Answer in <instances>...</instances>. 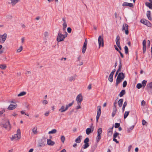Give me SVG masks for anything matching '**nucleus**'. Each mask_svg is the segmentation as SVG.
I'll return each instance as SVG.
<instances>
[{
  "label": "nucleus",
  "mask_w": 152,
  "mask_h": 152,
  "mask_svg": "<svg viewBox=\"0 0 152 152\" xmlns=\"http://www.w3.org/2000/svg\"><path fill=\"white\" fill-rule=\"evenodd\" d=\"M48 103V102L46 100H44L42 102V104H46Z\"/></svg>",
  "instance_id": "obj_57"
},
{
  "label": "nucleus",
  "mask_w": 152,
  "mask_h": 152,
  "mask_svg": "<svg viewBox=\"0 0 152 152\" xmlns=\"http://www.w3.org/2000/svg\"><path fill=\"white\" fill-rule=\"evenodd\" d=\"M125 94V91L124 90H122L120 92L119 96L120 97L122 96Z\"/></svg>",
  "instance_id": "obj_30"
},
{
  "label": "nucleus",
  "mask_w": 152,
  "mask_h": 152,
  "mask_svg": "<svg viewBox=\"0 0 152 152\" xmlns=\"http://www.w3.org/2000/svg\"><path fill=\"white\" fill-rule=\"evenodd\" d=\"M93 129L92 131L91 130V129L90 128H87L86 130V133L87 134H89L91 132L93 131Z\"/></svg>",
  "instance_id": "obj_27"
},
{
  "label": "nucleus",
  "mask_w": 152,
  "mask_h": 152,
  "mask_svg": "<svg viewBox=\"0 0 152 152\" xmlns=\"http://www.w3.org/2000/svg\"><path fill=\"white\" fill-rule=\"evenodd\" d=\"M128 25L126 23L124 24L123 25L122 27V31H125V33L126 34L128 35L129 33V31H128Z\"/></svg>",
  "instance_id": "obj_9"
},
{
  "label": "nucleus",
  "mask_w": 152,
  "mask_h": 152,
  "mask_svg": "<svg viewBox=\"0 0 152 152\" xmlns=\"http://www.w3.org/2000/svg\"><path fill=\"white\" fill-rule=\"evenodd\" d=\"M63 30H65L66 29V28L67 27V24L66 23H63Z\"/></svg>",
  "instance_id": "obj_44"
},
{
  "label": "nucleus",
  "mask_w": 152,
  "mask_h": 152,
  "mask_svg": "<svg viewBox=\"0 0 152 152\" xmlns=\"http://www.w3.org/2000/svg\"><path fill=\"white\" fill-rule=\"evenodd\" d=\"M118 134H119V133L117 132H115L114 134L113 135V138H116V137H117L118 136Z\"/></svg>",
  "instance_id": "obj_45"
},
{
  "label": "nucleus",
  "mask_w": 152,
  "mask_h": 152,
  "mask_svg": "<svg viewBox=\"0 0 152 152\" xmlns=\"http://www.w3.org/2000/svg\"><path fill=\"white\" fill-rule=\"evenodd\" d=\"M6 67V66L5 64L0 65V68L2 69H4Z\"/></svg>",
  "instance_id": "obj_36"
},
{
  "label": "nucleus",
  "mask_w": 152,
  "mask_h": 152,
  "mask_svg": "<svg viewBox=\"0 0 152 152\" xmlns=\"http://www.w3.org/2000/svg\"><path fill=\"white\" fill-rule=\"evenodd\" d=\"M134 128V126H132L131 127H130V128H129L128 129L127 132H130L131 130H132Z\"/></svg>",
  "instance_id": "obj_41"
},
{
  "label": "nucleus",
  "mask_w": 152,
  "mask_h": 152,
  "mask_svg": "<svg viewBox=\"0 0 152 152\" xmlns=\"http://www.w3.org/2000/svg\"><path fill=\"white\" fill-rule=\"evenodd\" d=\"M67 110V107L66 106L65 107L64 105H62L61 107L59 110V111L61 113H63L65 112Z\"/></svg>",
  "instance_id": "obj_13"
},
{
  "label": "nucleus",
  "mask_w": 152,
  "mask_h": 152,
  "mask_svg": "<svg viewBox=\"0 0 152 152\" xmlns=\"http://www.w3.org/2000/svg\"><path fill=\"white\" fill-rule=\"evenodd\" d=\"M152 88V82L150 83L147 84L146 86V89L148 90Z\"/></svg>",
  "instance_id": "obj_21"
},
{
  "label": "nucleus",
  "mask_w": 152,
  "mask_h": 152,
  "mask_svg": "<svg viewBox=\"0 0 152 152\" xmlns=\"http://www.w3.org/2000/svg\"><path fill=\"white\" fill-rule=\"evenodd\" d=\"M67 34L66 32L65 35H63L62 34L61 32H59L57 39L58 42H60L64 41V39L67 37Z\"/></svg>",
  "instance_id": "obj_3"
},
{
  "label": "nucleus",
  "mask_w": 152,
  "mask_h": 152,
  "mask_svg": "<svg viewBox=\"0 0 152 152\" xmlns=\"http://www.w3.org/2000/svg\"><path fill=\"white\" fill-rule=\"evenodd\" d=\"M122 68L121 60V59L119 60V64L118 66V68L117 70L118 72L121 71Z\"/></svg>",
  "instance_id": "obj_26"
},
{
  "label": "nucleus",
  "mask_w": 152,
  "mask_h": 152,
  "mask_svg": "<svg viewBox=\"0 0 152 152\" xmlns=\"http://www.w3.org/2000/svg\"><path fill=\"white\" fill-rule=\"evenodd\" d=\"M85 144L83 145V146L82 147V148L83 149H86L89 146V144L88 143H85Z\"/></svg>",
  "instance_id": "obj_37"
},
{
  "label": "nucleus",
  "mask_w": 152,
  "mask_h": 152,
  "mask_svg": "<svg viewBox=\"0 0 152 152\" xmlns=\"http://www.w3.org/2000/svg\"><path fill=\"white\" fill-rule=\"evenodd\" d=\"M117 109H115V108H113V111L112 114V117H114L116 114L117 112Z\"/></svg>",
  "instance_id": "obj_29"
},
{
  "label": "nucleus",
  "mask_w": 152,
  "mask_h": 152,
  "mask_svg": "<svg viewBox=\"0 0 152 152\" xmlns=\"http://www.w3.org/2000/svg\"><path fill=\"white\" fill-rule=\"evenodd\" d=\"M145 5L150 9L151 10L152 9V4L148 2H146L145 3Z\"/></svg>",
  "instance_id": "obj_20"
},
{
  "label": "nucleus",
  "mask_w": 152,
  "mask_h": 152,
  "mask_svg": "<svg viewBox=\"0 0 152 152\" xmlns=\"http://www.w3.org/2000/svg\"><path fill=\"white\" fill-rule=\"evenodd\" d=\"M76 77V75H75L74 76H70L69 77V80L70 82H72V81H74Z\"/></svg>",
  "instance_id": "obj_25"
},
{
  "label": "nucleus",
  "mask_w": 152,
  "mask_h": 152,
  "mask_svg": "<svg viewBox=\"0 0 152 152\" xmlns=\"http://www.w3.org/2000/svg\"><path fill=\"white\" fill-rule=\"evenodd\" d=\"M146 123V122L144 120H143L142 121V124L143 125H145Z\"/></svg>",
  "instance_id": "obj_58"
},
{
  "label": "nucleus",
  "mask_w": 152,
  "mask_h": 152,
  "mask_svg": "<svg viewBox=\"0 0 152 152\" xmlns=\"http://www.w3.org/2000/svg\"><path fill=\"white\" fill-rule=\"evenodd\" d=\"M81 103H80V102L77 103L78 105L77 106L76 108L77 109H78L80 108L81 107L80 105H81Z\"/></svg>",
  "instance_id": "obj_54"
},
{
  "label": "nucleus",
  "mask_w": 152,
  "mask_h": 152,
  "mask_svg": "<svg viewBox=\"0 0 152 152\" xmlns=\"http://www.w3.org/2000/svg\"><path fill=\"white\" fill-rule=\"evenodd\" d=\"M120 126V124L116 123L115 125V127L116 128L119 127Z\"/></svg>",
  "instance_id": "obj_52"
},
{
  "label": "nucleus",
  "mask_w": 152,
  "mask_h": 152,
  "mask_svg": "<svg viewBox=\"0 0 152 152\" xmlns=\"http://www.w3.org/2000/svg\"><path fill=\"white\" fill-rule=\"evenodd\" d=\"M44 36L45 37H47L49 35V33L47 31H45L44 33Z\"/></svg>",
  "instance_id": "obj_50"
},
{
  "label": "nucleus",
  "mask_w": 152,
  "mask_h": 152,
  "mask_svg": "<svg viewBox=\"0 0 152 152\" xmlns=\"http://www.w3.org/2000/svg\"><path fill=\"white\" fill-rule=\"evenodd\" d=\"M49 113H50L49 111L46 112L45 114V116H48L49 115Z\"/></svg>",
  "instance_id": "obj_59"
},
{
  "label": "nucleus",
  "mask_w": 152,
  "mask_h": 152,
  "mask_svg": "<svg viewBox=\"0 0 152 152\" xmlns=\"http://www.w3.org/2000/svg\"><path fill=\"white\" fill-rule=\"evenodd\" d=\"M76 100L77 102V103H81L83 100V97L81 94H79L77 95L76 98Z\"/></svg>",
  "instance_id": "obj_11"
},
{
  "label": "nucleus",
  "mask_w": 152,
  "mask_h": 152,
  "mask_svg": "<svg viewBox=\"0 0 152 152\" xmlns=\"http://www.w3.org/2000/svg\"><path fill=\"white\" fill-rule=\"evenodd\" d=\"M132 147V146L131 145H129L128 147V151L129 152Z\"/></svg>",
  "instance_id": "obj_62"
},
{
  "label": "nucleus",
  "mask_w": 152,
  "mask_h": 152,
  "mask_svg": "<svg viewBox=\"0 0 152 152\" xmlns=\"http://www.w3.org/2000/svg\"><path fill=\"white\" fill-rule=\"evenodd\" d=\"M5 19L7 20L11 19L12 18V16L10 14H8L5 15Z\"/></svg>",
  "instance_id": "obj_23"
},
{
  "label": "nucleus",
  "mask_w": 152,
  "mask_h": 152,
  "mask_svg": "<svg viewBox=\"0 0 152 152\" xmlns=\"http://www.w3.org/2000/svg\"><path fill=\"white\" fill-rule=\"evenodd\" d=\"M113 141L115 142H116V143H119V142L118 141H117V139H115V138H113Z\"/></svg>",
  "instance_id": "obj_60"
},
{
  "label": "nucleus",
  "mask_w": 152,
  "mask_h": 152,
  "mask_svg": "<svg viewBox=\"0 0 152 152\" xmlns=\"http://www.w3.org/2000/svg\"><path fill=\"white\" fill-rule=\"evenodd\" d=\"M0 126L7 130H10L11 126L10 122L8 120H3L0 123Z\"/></svg>",
  "instance_id": "obj_1"
},
{
  "label": "nucleus",
  "mask_w": 152,
  "mask_h": 152,
  "mask_svg": "<svg viewBox=\"0 0 152 152\" xmlns=\"http://www.w3.org/2000/svg\"><path fill=\"white\" fill-rule=\"evenodd\" d=\"M67 31L69 33H70L71 32L72 29L70 27H68L67 28Z\"/></svg>",
  "instance_id": "obj_55"
},
{
  "label": "nucleus",
  "mask_w": 152,
  "mask_h": 152,
  "mask_svg": "<svg viewBox=\"0 0 152 152\" xmlns=\"http://www.w3.org/2000/svg\"><path fill=\"white\" fill-rule=\"evenodd\" d=\"M125 53L127 54L128 53V49L126 46H125L124 47Z\"/></svg>",
  "instance_id": "obj_40"
},
{
  "label": "nucleus",
  "mask_w": 152,
  "mask_h": 152,
  "mask_svg": "<svg viewBox=\"0 0 152 152\" xmlns=\"http://www.w3.org/2000/svg\"><path fill=\"white\" fill-rule=\"evenodd\" d=\"M147 81L145 80H143L142 82V86L144 88L145 87Z\"/></svg>",
  "instance_id": "obj_38"
},
{
  "label": "nucleus",
  "mask_w": 152,
  "mask_h": 152,
  "mask_svg": "<svg viewBox=\"0 0 152 152\" xmlns=\"http://www.w3.org/2000/svg\"><path fill=\"white\" fill-rule=\"evenodd\" d=\"M81 57L80 56H79L77 58V61H80L81 59Z\"/></svg>",
  "instance_id": "obj_63"
},
{
  "label": "nucleus",
  "mask_w": 152,
  "mask_h": 152,
  "mask_svg": "<svg viewBox=\"0 0 152 152\" xmlns=\"http://www.w3.org/2000/svg\"><path fill=\"white\" fill-rule=\"evenodd\" d=\"M140 22L144 24H145L148 27H151V23L145 19H142L140 20Z\"/></svg>",
  "instance_id": "obj_8"
},
{
  "label": "nucleus",
  "mask_w": 152,
  "mask_h": 152,
  "mask_svg": "<svg viewBox=\"0 0 152 152\" xmlns=\"http://www.w3.org/2000/svg\"><path fill=\"white\" fill-rule=\"evenodd\" d=\"M122 5L124 7L128 6L131 7H133L134 6V5L133 4L127 2L124 3L122 4Z\"/></svg>",
  "instance_id": "obj_14"
},
{
  "label": "nucleus",
  "mask_w": 152,
  "mask_h": 152,
  "mask_svg": "<svg viewBox=\"0 0 152 152\" xmlns=\"http://www.w3.org/2000/svg\"><path fill=\"white\" fill-rule=\"evenodd\" d=\"M127 105V103L126 101L124 102L122 107V111L124 112L125 110V107Z\"/></svg>",
  "instance_id": "obj_34"
},
{
  "label": "nucleus",
  "mask_w": 152,
  "mask_h": 152,
  "mask_svg": "<svg viewBox=\"0 0 152 152\" xmlns=\"http://www.w3.org/2000/svg\"><path fill=\"white\" fill-rule=\"evenodd\" d=\"M151 11H147L146 15L148 19L150 20H152V18L151 16Z\"/></svg>",
  "instance_id": "obj_18"
},
{
  "label": "nucleus",
  "mask_w": 152,
  "mask_h": 152,
  "mask_svg": "<svg viewBox=\"0 0 152 152\" xmlns=\"http://www.w3.org/2000/svg\"><path fill=\"white\" fill-rule=\"evenodd\" d=\"M89 141V138L88 137L86 138L84 140V142L85 143H88V142Z\"/></svg>",
  "instance_id": "obj_46"
},
{
  "label": "nucleus",
  "mask_w": 152,
  "mask_h": 152,
  "mask_svg": "<svg viewBox=\"0 0 152 152\" xmlns=\"http://www.w3.org/2000/svg\"><path fill=\"white\" fill-rule=\"evenodd\" d=\"M82 136L81 135L79 136L76 139L75 141L77 143H80L81 140V138Z\"/></svg>",
  "instance_id": "obj_22"
},
{
  "label": "nucleus",
  "mask_w": 152,
  "mask_h": 152,
  "mask_svg": "<svg viewBox=\"0 0 152 152\" xmlns=\"http://www.w3.org/2000/svg\"><path fill=\"white\" fill-rule=\"evenodd\" d=\"M119 40L120 37L119 35H117L115 39V42L117 45L120 44V42L119 41Z\"/></svg>",
  "instance_id": "obj_24"
},
{
  "label": "nucleus",
  "mask_w": 152,
  "mask_h": 152,
  "mask_svg": "<svg viewBox=\"0 0 152 152\" xmlns=\"http://www.w3.org/2000/svg\"><path fill=\"white\" fill-rule=\"evenodd\" d=\"M101 114H99V113L97 114V115L96 117V121L97 122H98V119L100 117Z\"/></svg>",
  "instance_id": "obj_53"
},
{
  "label": "nucleus",
  "mask_w": 152,
  "mask_h": 152,
  "mask_svg": "<svg viewBox=\"0 0 152 152\" xmlns=\"http://www.w3.org/2000/svg\"><path fill=\"white\" fill-rule=\"evenodd\" d=\"M37 127H34L32 129V133H33L34 134H36L37 133Z\"/></svg>",
  "instance_id": "obj_28"
},
{
  "label": "nucleus",
  "mask_w": 152,
  "mask_h": 152,
  "mask_svg": "<svg viewBox=\"0 0 152 152\" xmlns=\"http://www.w3.org/2000/svg\"><path fill=\"white\" fill-rule=\"evenodd\" d=\"M26 94L25 91H23L20 93L18 95V96H21L25 95Z\"/></svg>",
  "instance_id": "obj_33"
},
{
  "label": "nucleus",
  "mask_w": 152,
  "mask_h": 152,
  "mask_svg": "<svg viewBox=\"0 0 152 152\" xmlns=\"http://www.w3.org/2000/svg\"><path fill=\"white\" fill-rule=\"evenodd\" d=\"M143 53H145L146 50V41L145 40H143L142 42Z\"/></svg>",
  "instance_id": "obj_12"
},
{
  "label": "nucleus",
  "mask_w": 152,
  "mask_h": 152,
  "mask_svg": "<svg viewBox=\"0 0 152 152\" xmlns=\"http://www.w3.org/2000/svg\"><path fill=\"white\" fill-rule=\"evenodd\" d=\"M17 107L16 105L10 104L8 107L7 109L9 110H13L14 109Z\"/></svg>",
  "instance_id": "obj_17"
},
{
  "label": "nucleus",
  "mask_w": 152,
  "mask_h": 152,
  "mask_svg": "<svg viewBox=\"0 0 152 152\" xmlns=\"http://www.w3.org/2000/svg\"><path fill=\"white\" fill-rule=\"evenodd\" d=\"M47 140V144L49 145L53 146L55 144V142L53 141L50 139H48Z\"/></svg>",
  "instance_id": "obj_15"
},
{
  "label": "nucleus",
  "mask_w": 152,
  "mask_h": 152,
  "mask_svg": "<svg viewBox=\"0 0 152 152\" xmlns=\"http://www.w3.org/2000/svg\"><path fill=\"white\" fill-rule=\"evenodd\" d=\"M61 139L62 142L64 143L65 140V137L64 136H62L61 137Z\"/></svg>",
  "instance_id": "obj_49"
},
{
  "label": "nucleus",
  "mask_w": 152,
  "mask_h": 152,
  "mask_svg": "<svg viewBox=\"0 0 152 152\" xmlns=\"http://www.w3.org/2000/svg\"><path fill=\"white\" fill-rule=\"evenodd\" d=\"M86 48L84 47H83L82 50V53H84L86 51Z\"/></svg>",
  "instance_id": "obj_51"
},
{
  "label": "nucleus",
  "mask_w": 152,
  "mask_h": 152,
  "mask_svg": "<svg viewBox=\"0 0 152 152\" xmlns=\"http://www.w3.org/2000/svg\"><path fill=\"white\" fill-rule=\"evenodd\" d=\"M113 126L111 128H109L107 130V135L108 136H111L113 133Z\"/></svg>",
  "instance_id": "obj_16"
},
{
  "label": "nucleus",
  "mask_w": 152,
  "mask_h": 152,
  "mask_svg": "<svg viewBox=\"0 0 152 152\" xmlns=\"http://www.w3.org/2000/svg\"><path fill=\"white\" fill-rule=\"evenodd\" d=\"M142 86V85L140 83H138L136 86V87L138 89L140 88Z\"/></svg>",
  "instance_id": "obj_39"
},
{
  "label": "nucleus",
  "mask_w": 152,
  "mask_h": 152,
  "mask_svg": "<svg viewBox=\"0 0 152 152\" xmlns=\"http://www.w3.org/2000/svg\"><path fill=\"white\" fill-rule=\"evenodd\" d=\"M7 34H4L3 35L0 34V42L3 43L6 39L7 37Z\"/></svg>",
  "instance_id": "obj_7"
},
{
  "label": "nucleus",
  "mask_w": 152,
  "mask_h": 152,
  "mask_svg": "<svg viewBox=\"0 0 152 152\" xmlns=\"http://www.w3.org/2000/svg\"><path fill=\"white\" fill-rule=\"evenodd\" d=\"M57 132V130L56 129H52L51 131L48 132L49 134H54Z\"/></svg>",
  "instance_id": "obj_31"
},
{
  "label": "nucleus",
  "mask_w": 152,
  "mask_h": 152,
  "mask_svg": "<svg viewBox=\"0 0 152 152\" xmlns=\"http://www.w3.org/2000/svg\"><path fill=\"white\" fill-rule=\"evenodd\" d=\"M119 53H120V55L122 58H123L124 57V56L122 53L120 51H118Z\"/></svg>",
  "instance_id": "obj_61"
},
{
  "label": "nucleus",
  "mask_w": 152,
  "mask_h": 152,
  "mask_svg": "<svg viewBox=\"0 0 152 152\" xmlns=\"http://www.w3.org/2000/svg\"><path fill=\"white\" fill-rule=\"evenodd\" d=\"M123 100V99H121L118 101V104L119 107H121L122 106Z\"/></svg>",
  "instance_id": "obj_19"
},
{
  "label": "nucleus",
  "mask_w": 152,
  "mask_h": 152,
  "mask_svg": "<svg viewBox=\"0 0 152 152\" xmlns=\"http://www.w3.org/2000/svg\"><path fill=\"white\" fill-rule=\"evenodd\" d=\"M102 132V129L101 128H99L97 130V135L96 137V142H97L99 141L101 138Z\"/></svg>",
  "instance_id": "obj_5"
},
{
  "label": "nucleus",
  "mask_w": 152,
  "mask_h": 152,
  "mask_svg": "<svg viewBox=\"0 0 152 152\" xmlns=\"http://www.w3.org/2000/svg\"><path fill=\"white\" fill-rule=\"evenodd\" d=\"M73 103H74V101H73L71 103H69L68 104V105H66V107H67V109H68L69 107L71 106L72 104H73Z\"/></svg>",
  "instance_id": "obj_42"
},
{
  "label": "nucleus",
  "mask_w": 152,
  "mask_h": 152,
  "mask_svg": "<svg viewBox=\"0 0 152 152\" xmlns=\"http://www.w3.org/2000/svg\"><path fill=\"white\" fill-rule=\"evenodd\" d=\"M113 76H111L110 75H109V77L108 78V80L109 81L111 82L113 81Z\"/></svg>",
  "instance_id": "obj_43"
},
{
  "label": "nucleus",
  "mask_w": 152,
  "mask_h": 152,
  "mask_svg": "<svg viewBox=\"0 0 152 152\" xmlns=\"http://www.w3.org/2000/svg\"><path fill=\"white\" fill-rule=\"evenodd\" d=\"M127 85V82L126 80H125L124 81L123 83V87L124 88L126 87Z\"/></svg>",
  "instance_id": "obj_48"
},
{
  "label": "nucleus",
  "mask_w": 152,
  "mask_h": 152,
  "mask_svg": "<svg viewBox=\"0 0 152 152\" xmlns=\"http://www.w3.org/2000/svg\"><path fill=\"white\" fill-rule=\"evenodd\" d=\"M129 111H126L124 115V118L125 119L128 115L129 113Z\"/></svg>",
  "instance_id": "obj_35"
},
{
  "label": "nucleus",
  "mask_w": 152,
  "mask_h": 152,
  "mask_svg": "<svg viewBox=\"0 0 152 152\" xmlns=\"http://www.w3.org/2000/svg\"><path fill=\"white\" fill-rule=\"evenodd\" d=\"M98 41L99 44V48H100V46L103 47L104 45L103 37L101 36H99Z\"/></svg>",
  "instance_id": "obj_6"
},
{
  "label": "nucleus",
  "mask_w": 152,
  "mask_h": 152,
  "mask_svg": "<svg viewBox=\"0 0 152 152\" xmlns=\"http://www.w3.org/2000/svg\"><path fill=\"white\" fill-rule=\"evenodd\" d=\"M20 129H18L17 131V133L12 135L11 140H13L14 139L18 140L20 138Z\"/></svg>",
  "instance_id": "obj_4"
},
{
  "label": "nucleus",
  "mask_w": 152,
  "mask_h": 152,
  "mask_svg": "<svg viewBox=\"0 0 152 152\" xmlns=\"http://www.w3.org/2000/svg\"><path fill=\"white\" fill-rule=\"evenodd\" d=\"M146 104L144 100H142L141 102V105L145 106Z\"/></svg>",
  "instance_id": "obj_56"
},
{
  "label": "nucleus",
  "mask_w": 152,
  "mask_h": 152,
  "mask_svg": "<svg viewBox=\"0 0 152 152\" xmlns=\"http://www.w3.org/2000/svg\"><path fill=\"white\" fill-rule=\"evenodd\" d=\"M23 49V47L22 46H21L19 49L17 50V52L18 53L20 52Z\"/></svg>",
  "instance_id": "obj_47"
},
{
  "label": "nucleus",
  "mask_w": 152,
  "mask_h": 152,
  "mask_svg": "<svg viewBox=\"0 0 152 152\" xmlns=\"http://www.w3.org/2000/svg\"><path fill=\"white\" fill-rule=\"evenodd\" d=\"M114 47L115 49L117 50V51H119V50L118 49V48L117 47L116 45H114Z\"/></svg>",
  "instance_id": "obj_64"
},
{
  "label": "nucleus",
  "mask_w": 152,
  "mask_h": 152,
  "mask_svg": "<svg viewBox=\"0 0 152 152\" xmlns=\"http://www.w3.org/2000/svg\"><path fill=\"white\" fill-rule=\"evenodd\" d=\"M124 74L123 72L120 73L117 77L116 80V84L117 86L118 84L121 82L122 80H123L125 78Z\"/></svg>",
  "instance_id": "obj_2"
},
{
  "label": "nucleus",
  "mask_w": 152,
  "mask_h": 152,
  "mask_svg": "<svg viewBox=\"0 0 152 152\" xmlns=\"http://www.w3.org/2000/svg\"><path fill=\"white\" fill-rule=\"evenodd\" d=\"M10 1L8 3L11 4L13 7L17 3L20 2V0H10Z\"/></svg>",
  "instance_id": "obj_10"
},
{
  "label": "nucleus",
  "mask_w": 152,
  "mask_h": 152,
  "mask_svg": "<svg viewBox=\"0 0 152 152\" xmlns=\"http://www.w3.org/2000/svg\"><path fill=\"white\" fill-rule=\"evenodd\" d=\"M97 114L99 113V114H101V107L100 106H99L97 107Z\"/></svg>",
  "instance_id": "obj_32"
}]
</instances>
